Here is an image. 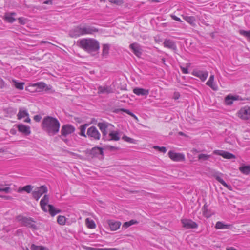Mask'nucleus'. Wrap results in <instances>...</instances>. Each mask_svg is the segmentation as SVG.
<instances>
[{"label":"nucleus","mask_w":250,"mask_h":250,"mask_svg":"<svg viewBox=\"0 0 250 250\" xmlns=\"http://www.w3.org/2000/svg\"><path fill=\"white\" fill-rule=\"evenodd\" d=\"M42 127L49 136H53L59 132L60 123L57 118L47 116L43 119Z\"/></svg>","instance_id":"f257e3e1"},{"label":"nucleus","mask_w":250,"mask_h":250,"mask_svg":"<svg viewBox=\"0 0 250 250\" xmlns=\"http://www.w3.org/2000/svg\"><path fill=\"white\" fill-rule=\"evenodd\" d=\"M79 46L85 51L91 53L99 50V42L94 39H83L77 42Z\"/></svg>","instance_id":"f03ea898"},{"label":"nucleus","mask_w":250,"mask_h":250,"mask_svg":"<svg viewBox=\"0 0 250 250\" xmlns=\"http://www.w3.org/2000/svg\"><path fill=\"white\" fill-rule=\"evenodd\" d=\"M18 219L19 221H21L22 225L34 230L38 229V227L35 224L36 221L32 218L19 216H18Z\"/></svg>","instance_id":"7ed1b4c3"},{"label":"nucleus","mask_w":250,"mask_h":250,"mask_svg":"<svg viewBox=\"0 0 250 250\" xmlns=\"http://www.w3.org/2000/svg\"><path fill=\"white\" fill-rule=\"evenodd\" d=\"M85 153L91 156L92 158L97 157L99 155H101L102 159L104 158L103 148L99 146H95L91 149H86L85 151Z\"/></svg>","instance_id":"20e7f679"},{"label":"nucleus","mask_w":250,"mask_h":250,"mask_svg":"<svg viewBox=\"0 0 250 250\" xmlns=\"http://www.w3.org/2000/svg\"><path fill=\"white\" fill-rule=\"evenodd\" d=\"M86 135L89 138L95 140H99L101 136L100 132L94 126H92L88 128Z\"/></svg>","instance_id":"39448f33"},{"label":"nucleus","mask_w":250,"mask_h":250,"mask_svg":"<svg viewBox=\"0 0 250 250\" xmlns=\"http://www.w3.org/2000/svg\"><path fill=\"white\" fill-rule=\"evenodd\" d=\"M75 131V127L70 124H65L62 126L61 129V134L62 136H67L74 132Z\"/></svg>","instance_id":"423d86ee"},{"label":"nucleus","mask_w":250,"mask_h":250,"mask_svg":"<svg viewBox=\"0 0 250 250\" xmlns=\"http://www.w3.org/2000/svg\"><path fill=\"white\" fill-rule=\"evenodd\" d=\"M109 125H110L109 123L106 122H100L97 124V126L99 127L102 133V139L105 141H107L108 139V138L107 137V129Z\"/></svg>","instance_id":"0eeeda50"},{"label":"nucleus","mask_w":250,"mask_h":250,"mask_svg":"<svg viewBox=\"0 0 250 250\" xmlns=\"http://www.w3.org/2000/svg\"><path fill=\"white\" fill-rule=\"evenodd\" d=\"M47 191V187L45 185H42L38 188L37 191L32 192V196L36 201H38L43 193H46Z\"/></svg>","instance_id":"6e6552de"},{"label":"nucleus","mask_w":250,"mask_h":250,"mask_svg":"<svg viewBox=\"0 0 250 250\" xmlns=\"http://www.w3.org/2000/svg\"><path fill=\"white\" fill-rule=\"evenodd\" d=\"M169 157L173 161H184L185 158V155L182 153H176L173 151H169L168 153Z\"/></svg>","instance_id":"1a4fd4ad"},{"label":"nucleus","mask_w":250,"mask_h":250,"mask_svg":"<svg viewBox=\"0 0 250 250\" xmlns=\"http://www.w3.org/2000/svg\"><path fill=\"white\" fill-rule=\"evenodd\" d=\"M181 222L183 227L187 229H196L198 227V224L191 219H183Z\"/></svg>","instance_id":"9d476101"},{"label":"nucleus","mask_w":250,"mask_h":250,"mask_svg":"<svg viewBox=\"0 0 250 250\" xmlns=\"http://www.w3.org/2000/svg\"><path fill=\"white\" fill-rule=\"evenodd\" d=\"M238 116L244 120L250 119V107L245 106L242 108L238 112Z\"/></svg>","instance_id":"9b49d317"},{"label":"nucleus","mask_w":250,"mask_h":250,"mask_svg":"<svg viewBox=\"0 0 250 250\" xmlns=\"http://www.w3.org/2000/svg\"><path fill=\"white\" fill-rule=\"evenodd\" d=\"M82 35H83L82 27L81 26L74 27L69 32V36L72 38H77Z\"/></svg>","instance_id":"f8f14e48"},{"label":"nucleus","mask_w":250,"mask_h":250,"mask_svg":"<svg viewBox=\"0 0 250 250\" xmlns=\"http://www.w3.org/2000/svg\"><path fill=\"white\" fill-rule=\"evenodd\" d=\"M133 53L138 57H140L142 54L141 46L137 42H134L129 45Z\"/></svg>","instance_id":"ddd939ff"},{"label":"nucleus","mask_w":250,"mask_h":250,"mask_svg":"<svg viewBox=\"0 0 250 250\" xmlns=\"http://www.w3.org/2000/svg\"><path fill=\"white\" fill-rule=\"evenodd\" d=\"M214 153L222 156L223 157L226 159H231L235 158V155L233 154L223 150H215Z\"/></svg>","instance_id":"4468645a"},{"label":"nucleus","mask_w":250,"mask_h":250,"mask_svg":"<svg viewBox=\"0 0 250 250\" xmlns=\"http://www.w3.org/2000/svg\"><path fill=\"white\" fill-rule=\"evenodd\" d=\"M193 74L199 78L202 81H205L208 76V72L207 71H194L193 72Z\"/></svg>","instance_id":"2eb2a0df"},{"label":"nucleus","mask_w":250,"mask_h":250,"mask_svg":"<svg viewBox=\"0 0 250 250\" xmlns=\"http://www.w3.org/2000/svg\"><path fill=\"white\" fill-rule=\"evenodd\" d=\"M18 130L25 135H29L31 133L30 127L23 124H20L18 125Z\"/></svg>","instance_id":"dca6fc26"},{"label":"nucleus","mask_w":250,"mask_h":250,"mask_svg":"<svg viewBox=\"0 0 250 250\" xmlns=\"http://www.w3.org/2000/svg\"><path fill=\"white\" fill-rule=\"evenodd\" d=\"M133 92L138 96H147L149 94V90L148 89L136 87L133 89Z\"/></svg>","instance_id":"f3484780"},{"label":"nucleus","mask_w":250,"mask_h":250,"mask_svg":"<svg viewBox=\"0 0 250 250\" xmlns=\"http://www.w3.org/2000/svg\"><path fill=\"white\" fill-rule=\"evenodd\" d=\"M99 94H109L113 92L112 88L110 86H99L98 88Z\"/></svg>","instance_id":"a211bd4d"},{"label":"nucleus","mask_w":250,"mask_h":250,"mask_svg":"<svg viewBox=\"0 0 250 250\" xmlns=\"http://www.w3.org/2000/svg\"><path fill=\"white\" fill-rule=\"evenodd\" d=\"M165 47L172 49L173 50H176L177 47L175 42L169 39H166L163 43Z\"/></svg>","instance_id":"6ab92c4d"},{"label":"nucleus","mask_w":250,"mask_h":250,"mask_svg":"<svg viewBox=\"0 0 250 250\" xmlns=\"http://www.w3.org/2000/svg\"><path fill=\"white\" fill-rule=\"evenodd\" d=\"M49 202V196L47 195H45L40 201V205L41 208L45 212H47V209L46 206Z\"/></svg>","instance_id":"aec40b11"},{"label":"nucleus","mask_w":250,"mask_h":250,"mask_svg":"<svg viewBox=\"0 0 250 250\" xmlns=\"http://www.w3.org/2000/svg\"><path fill=\"white\" fill-rule=\"evenodd\" d=\"M108 224L111 230L112 231L118 229L121 225V223L120 222L114 221L113 220H108Z\"/></svg>","instance_id":"412c9836"},{"label":"nucleus","mask_w":250,"mask_h":250,"mask_svg":"<svg viewBox=\"0 0 250 250\" xmlns=\"http://www.w3.org/2000/svg\"><path fill=\"white\" fill-rule=\"evenodd\" d=\"M83 35L92 34L98 31V29L90 26H86L82 27Z\"/></svg>","instance_id":"4be33fe9"},{"label":"nucleus","mask_w":250,"mask_h":250,"mask_svg":"<svg viewBox=\"0 0 250 250\" xmlns=\"http://www.w3.org/2000/svg\"><path fill=\"white\" fill-rule=\"evenodd\" d=\"M121 111H123V112H124L127 113V114L129 115L132 117H133L137 121H138V119L137 117L134 113L131 112L128 109H126L125 108H117V109H115L114 110V112L115 113H117V114L119 113Z\"/></svg>","instance_id":"5701e85b"},{"label":"nucleus","mask_w":250,"mask_h":250,"mask_svg":"<svg viewBox=\"0 0 250 250\" xmlns=\"http://www.w3.org/2000/svg\"><path fill=\"white\" fill-rule=\"evenodd\" d=\"M214 79V76L213 75H211L209 80L208 81V82L206 83V84L209 86L212 89H213L214 91H217L218 90V86L216 84H214L213 83Z\"/></svg>","instance_id":"b1692460"},{"label":"nucleus","mask_w":250,"mask_h":250,"mask_svg":"<svg viewBox=\"0 0 250 250\" xmlns=\"http://www.w3.org/2000/svg\"><path fill=\"white\" fill-rule=\"evenodd\" d=\"M26 116H29L27 110L25 108H20L17 114V118L20 120Z\"/></svg>","instance_id":"393cba45"},{"label":"nucleus","mask_w":250,"mask_h":250,"mask_svg":"<svg viewBox=\"0 0 250 250\" xmlns=\"http://www.w3.org/2000/svg\"><path fill=\"white\" fill-rule=\"evenodd\" d=\"M213 176L218 182L221 183L225 187H226L229 189H230L231 186L230 185H228L225 182V181L220 176H219L218 173H215V174H214Z\"/></svg>","instance_id":"a878e982"},{"label":"nucleus","mask_w":250,"mask_h":250,"mask_svg":"<svg viewBox=\"0 0 250 250\" xmlns=\"http://www.w3.org/2000/svg\"><path fill=\"white\" fill-rule=\"evenodd\" d=\"M109 136L110 138H108L107 141H118L120 140V137L118 131H111L109 134Z\"/></svg>","instance_id":"bb28decb"},{"label":"nucleus","mask_w":250,"mask_h":250,"mask_svg":"<svg viewBox=\"0 0 250 250\" xmlns=\"http://www.w3.org/2000/svg\"><path fill=\"white\" fill-rule=\"evenodd\" d=\"M48 212L52 216H54L57 213H60L61 210L57 209L52 205H48Z\"/></svg>","instance_id":"cd10ccee"},{"label":"nucleus","mask_w":250,"mask_h":250,"mask_svg":"<svg viewBox=\"0 0 250 250\" xmlns=\"http://www.w3.org/2000/svg\"><path fill=\"white\" fill-rule=\"evenodd\" d=\"M230 227V225L225 224L222 222L218 221L216 223L215 228L216 229H229Z\"/></svg>","instance_id":"c85d7f7f"},{"label":"nucleus","mask_w":250,"mask_h":250,"mask_svg":"<svg viewBox=\"0 0 250 250\" xmlns=\"http://www.w3.org/2000/svg\"><path fill=\"white\" fill-rule=\"evenodd\" d=\"M15 15H16V13L15 12L6 13L5 16V20L9 23H13L16 20V19L13 17V16Z\"/></svg>","instance_id":"c756f323"},{"label":"nucleus","mask_w":250,"mask_h":250,"mask_svg":"<svg viewBox=\"0 0 250 250\" xmlns=\"http://www.w3.org/2000/svg\"><path fill=\"white\" fill-rule=\"evenodd\" d=\"M33 188V186H32L31 185H26L23 188H19L18 190V192H21L23 191H25L27 192L28 193H29L31 192L32 189Z\"/></svg>","instance_id":"7c9ffc66"},{"label":"nucleus","mask_w":250,"mask_h":250,"mask_svg":"<svg viewBox=\"0 0 250 250\" xmlns=\"http://www.w3.org/2000/svg\"><path fill=\"white\" fill-rule=\"evenodd\" d=\"M239 169L242 173L248 175L250 173V165L242 166L239 167Z\"/></svg>","instance_id":"2f4dec72"},{"label":"nucleus","mask_w":250,"mask_h":250,"mask_svg":"<svg viewBox=\"0 0 250 250\" xmlns=\"http://www.w3.org/2000/svg\"><path fill=\"white\" fill-rule=\"evenodd\" d=\"M13 82L14 84V86L18 89L23 90L25 83L24 82H18L15 80H13Z\"/></svg>","instance_id":"473e14b6"},{"label":"nucleus","mask_w":250,"mask_h":250,"mask_svg":"<svg viewBox=\"0 0 250 250\" xmlns=\"http://www.w3.org/2000/svg\"><path fill=\"white\" fill-rule=\"evenodd\" d=\"M85 223L87 227L89 229H92L95 228L96 227V225L94 221L90 220L88 218L85 219Z\"/></svg>","instance_id":"72a5a7b5"},{"label":"nucleus","mask_w":250,"mask_h":250,"mask_svg":"<svg viewBox=\"0 0 250 250\" xmlns=\"http://www.w3.org/2000/svg\"><path fill=\"white\" fill-rule=\"evenodd\" d=\"M110 45L109 44H104L103 46L102 55L103 56H106L109 53L110 49Z\"/></svg>","instance_id":"f704fd0d"},{"label":"nucleus","mask_w":250,"mask_h":250,"mask_svg":"<svg viewBox=\"0 0 250 250\" xmlns=\"http://www.w3.org/2000/svg\"><path fill=\"white\" fill-rule=\"evenodd\" d=\"M138 223V222L135 220L132 219L128 222H125L123 225V228H124L125 229H126L128 227H130V226L134 225V224H137Z\"/></svg>","instance_id":"c9c22d12"},{"label":"nucleus","mask_w":250,"mask_h":250,"mask_svg":"<svg viewBox=\"0 0 250 250\" xmlns=\"http://www.w3.org/2000/svg\"><path fill=\"white\" fill-rule=\"evenodd\" d=\"M184 19L192 25H195V18L193 16H185Z\"/></svg>","instance_id":"e433bc0d"},{"label":"nucleus","mask_w":250,"mask_h":250,"mask_svg":"<svg viewBox=\"0 0 250 250\" xmlns=\"http://www.w3.org/2000/svg\"><path fill=\"white\" fill-rule=\"evenodd\" d=\"M239 33L240 35L247 38V40L250 42V30L245 31L244 30H239Z\"/></svg>","instance_id":"4c0bfd02"},{"label":"nucleus","mask_w":250,"mask_h":250,"mask_svg":"<svg viewBox=\"0 0 250 250\" xmlns=\"http://www.w3.org/2000/svg\"><path fill=\"white\" fill-rule=\"evenodd\" d=\"M66 218L65 216L59 215L57 218V222L61 225H64L65 224Z\"/></svg>","instance_id":"58836bf2"},{"label":"nucleus","mask_w":250,"mask_h":250,"mask_svg":"<svg viewBox=\"0 0 250 250\" xmlns=\"http://www.w3.org/2000/svg\"><path fill=\"white\" fill-rule=\"evenodd\" d=\"M210 157V155L205 154H200L198 155V159L199 160H203L206 161L208 160Z\"/></svg>","instance_id":"ea45409f"},{"label":"nucleus","mask_w":250,"mask_h":250,"mask_svg":"<svg viewBox=\"0 0 250 250\" xmlns=\"http://www.w3.org/2000/svg\"><path fill=\"white\" fill-rule=\"evenodd\" d=\"M122 139L124 141H125L127 142H128L130 143H132V144H135V142H136L135 140H134L133 138L127 137V136L124 135L122 137Z\"/></svg>","instance_id":"a19ab883"},{"label":"nucleus","mask_w":250,"mask_h":250,"mask_svg":"<svg viewBox=\"0 0 250 250\" xmlns=\"http://www.w3.org/2000/svg\"><path fill=\"white\" fill-rule=\"evenodd\" d=\"M225 102L227 105H231L232 104L233 101L231 100L230 95H228L225 97Z\"/></svg>","instance_id":"79ce46f5"},{"label":"nucleus","mask_w":250,"mask_h":250,"mask_svg":"<svg viewBox=\"0 0 250 250\" xmlns=\"http://www.w3.org/2000/svg\"><path fill=\"white\" fill-rule=\"evenodd\" d=\"M208 206L207 205V204H205L202 208V210H203V213L204 215H206L207 217H209V215H208Z\"/></svg>","instance_id":"37998d69"},{"label":"nucleus","mask_w":250,"mask_h":250,"mask_svg":"<svg viewBox=\"0 0 250 250\" xmlns=\"http://www.w3.org/2000/svg\"><path fill=\"white\" fill-rule=\"evenodd\" d=\"M35 85H37L38 88L40 89H43L46 86V84L43 82L36 83Z\"/></svg>","instance_id":"c03bdc74"},{"label":"nucleus","mask_w":250,"mask_h":250,"mask_svg":"<svg viewBox=\"0 0 250 250\" xmlns=\"http://www.w3.org/2000/svg\"><path fill=\"white\" fill-rule=\"evenodd\" d=\"M80 132L79 133V135L82 136L86 137V135L85 134V133L86 129L84 128V127L81 125L80 127Z\"/></svg>","instance_id":"a18cd8bd"},{"label":"nucleus","mask_w":250,"mask_h":250,"mask_svg":"<svg viewBox=\"0 0 250 250\" xmlns=\"http://www.w3.org/2000/svg\"><path fill=\"white\" fill-rule=\"evenodd\" d=\"M109 1L116 5H120L123 3V0H109Z\"/></svg>","instance_id":"49530a36"},{"label":"nucleus","mask_w":250,"mask_h":250,"mask_svg":"<svg viewBox=\"0 0 250 250\" xmlns=\"http://www.w3.org/2000/svg\"><path fill=\"white\" fill-rule=\"evenodd\" d=\"M7 112L11 114V115H14L16 113V109L13 108H8L6 109Z\"/></svg>","instance_id":"de8ad7c7"},{"label":"nucleus","mask_w":250,"mask_h":250,"mask_svg":"<svg viewBox=\"0 0 250 250\" xmlns=\"http://www.w3.org/2000/svg\"><path fill=\"white\" fill-rule=\"evenodd\" d=\"M105 148L110 151H115L119 149L118 147L112 146H106Z\"/></svg>","instance_id":"09e8293b"},{"label":"nucleus","mask_w":250,"mask_h":250,"mask_svg":"<svg viewBox=\"0 0 250 250\" xmlns=\"http://www.w3.org/2000/svg\"><path fill=\"white\" fill-rule=\"evenodd\" d=\"M11 191V189L9 187H6L5 188H0V192H4L5 193H9Z\"/></svg>","instance_id":"8fccbe9b"},{"label":"nucleus","mask_w":250,"mask_h":250,"mask_svg":"<svg viewBox=\"0 0 250 250\" xmlns=\"http://www.w3.org/2000/svg\"><path fill=\"white\" fill-rule=\"evenodd\" d=\"M41 246H38L35 244H32L31 246V249L32 250H40Z\"/></svg>","instance_id":"3c124183"},{"label":"nucleus","mask_w":250,"mask_h":250,"mask_svg":"<svg viewBox=\"0 0 250 250\" xmlns=\"http://www.w3.org/2000/svg\"><path fill=\"white\" fill-rule=\"evenodd\" d=\"M41 119H42V117L40 115H36L34 116V120L36 122H40L41 121Z\"/></svg>","instance_id":"603ef678"},{"label":"nucleus","mask_w":250,"mask_h":250,"mask_svg":"<svg viewBox=\"0 0 250 250\" xmlns=\"http://www.w3.org/2000/svg\"><path fill=\"white\" fill-rule=\"evenodd\" d=\"M170 16L173 20H175L178 21H179V22H182V21L181 20V19L179 18H178V17H177L176 16H175L174 15H171Z\"/></svg>","instance_id":"864d4df0"},{"label":"nucleus","mask_w":250,"mask_h":250,"mask_svg":"<svg viewBox=\"0 0 250 250\" xmlns=\"http://www.w3.org/2000/svg\"><path fill=\"white\" fill-rule=\"evenodd\" d=\"M59 137L65 143H67L68 142V140L66 138V136H62V134H61V135H60Z\"/></svg>","instance_id":"5fc2aeb1"},{"label":"nucleus","mask_w":250,"mask_h":250,"mask_svg":"<svg viewBox=\"0 0 250 250\" xmlns=\"http://www.w3.org/2000/svg\"><path fill=\"white\" fill-rule=\"evenodd\" d=\"M180 67H181L182 72L184 74H188V68L187 67H182V66H181Z\"/></svg>","instance_id":"6e6d98bb"},{"label":"nucleus","mask_w":250,"mask_h":250,"mask_svg":"<svg viewBox=\"0 0 250 250\" xmlns=\"http://www.w3.org/2000/svg\"><path fill=\"white\" fill-rule=\"evenodd\" d=\"M158 150L159 151L162 152L166 153V151H167V148L165 146H162V147H160V148H159Z\"/></svg>","instance_id":"4d7b16f0"},{"label":"nucleus","mask_w":250,"mask_h":250,"mask_svg":"<svg viewBox=\"0 0 250 250\" xmlns=\"http://www.w3.org/2000/svg\"><path fill=\"white\" fill-rule=\"evenodd\" d=\"M43 4L52 5L53 4L52 0H47L43 2Z\"/></svg>","instance_id":"13d9d810"},{"label":"nucleus","mask_w":250,"mask_h":250,"mask_svg":"<svg viewBox=\"0 0 250 250\" xmlns=\"http://www.w3.org/2000/svg\"><path fill=\"white\" fill-rule=\"evenodd\" d=\"M0 81V88H3L4 87H5V83L3 81V80L2 79H1Z\"/></svg>","instance_id":"bf43d9fd"},{"label":"nucleus","mask_w":250,"mask_h":250,"mask_svg":"<svg viewBox=\"0 0 250 250\" xmlns=\"http://www.w3.org/2000/svg\"><path fill=\"white\" fill-rule=\"evenodd\" d=\"M18 20H19V22L20 24H25V22L24 21V20L22 18H19L18 19Z\"/></svg>","instance_id":"052dcab7"},{"label":"nucleus","mask_w":250,"mask_h":250,"mask_svg":"<svg viewBox=\"0 0 250 250\" xmlns=\"http://www.w3.org/2000/svg\"><path fill=\"white\" fill-rule=\"evenodd\" d=\"M230 97L231 98V100H232V101L233 100H237L239 99L238 96H233V95H230Z\"/></svg>","instance_id":"680f3d73"},{"label":"nucleus","mask_w":250,"mask_h":250,"mask_svg":"<svg viewBox=\"0 0 250 250\" xmlns=\"http://www.w3.org/2000/svg\"><path fill=\"white\" fill-rule=\"evenodd\" d=\"M101 250H119L117 248H105L104 249H101Z\"/></svg>","instance_id":"e2e57ef3"},{"label":"nucleus","mask_w":250,"mask_h":250,"mask_svg":"<svg viewBox=\"0 0 250 250\" xmlns=\"http://www.w3.org/2000/svg\"><path fill=\"white\" fill-rule=\"evenodd\" d=\"M27 118L24 120V122H27V123H30L31 119H30L29 116H27Z\"/></svg>","instance_id":"0e129e2a"},{"label":"nucleus","mask_w":250,"mask_h":250,"mask_svg":"<svg viewBox=\"0 0 250 250\" xmlns=\"http://www.w3.org/2000/svg\"><path fill=\"white\" fill-rule=\"evenodd\" d=\"M40 250H49V249L46 247L41 246Z\"/></svg>","instance_id":"69168bd1"},{"label":"nucleus","mask_w":250,"mask_h":250,"mask_svg":"<svg viewBox=\"0 0 250 250\" xmlns=\"http://www.w3.org/2000/svg\"><path fill=\"white\" fill-rule=\"evenodd\" d=\"M226 250H237L235 248L233 247H229L226 249Z\"/></svg>","instance_id":"338daca9"},{"label":"nucleus","mask_w":250,"mask_h":250,"mask_svg":"<svg viewBox=\"0 0 250 250\" xmlns=\"http://www.w3.org/2000/svg\"><path fill=\"white\" fill-rule=\"evenodd\" d=\"M16 130H14V129H11L10 130V133L12 134H16Z\"/></svg>","instance_id":"774afa93"}]
</instances>
